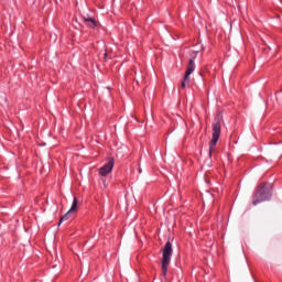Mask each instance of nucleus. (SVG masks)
Listing matches in <instances>:
<instances>
[{"mask_svg":"<svg viewBox=\"0 0 282 282\" xmlns=\"http://www.w3.org/2000/svg\"><path fill=\"white\" fill-rule=\"evenodd\" d=\"M221 122H223L221 115H217L213 121V137H212V140L209 141V158L213 156V152H214V150L217 145V142L220 138Z\"/></svg>","mask_w":282,"mask_h":282,"instance_id":"1","label":"nucleus"},{"mask_svg":"<svg viewBox=\"0 0 282 282\" xmlns=\"http://www.w3.org/2000/svg\"><path fill=\"white\" fill-rule=\"evenodd\" d=\"M272 191L273 185L271 183H261L256 195L253 196V205H258V203H262L263 200H270Z\"/></svg>","mask_w":282,"mask_h":282,"instance_id":"2","label":"nucleus"},{"mask_svg":"<svg viewBox=\"0 0 282 282\" xmlns=\"http://www.w3.org/2000/svg\"><path fill=\"white\" fill-rule=\"evenodd\" d=\"M172 256H173V246H172L171 241H167L163 248V256H162L163 276H166V274H167Z\"/></svg>","mask_w":282,"mask_h":282,"instance_id":"3","label":"nucleus"},{"mask_svg":"<svg viewBox=\"0 0 282 282\" xmlns=\"http://www.w3.org/2000/svg\"><path fill=\"white\" fill-rule=\"evenodd\" d=\"M195 69H196L195 59H189L186 72L182 80V85H181L182 88H185L188 86V84L191 83V74H193Z\"/></svg>","mask_w":282,"mask_h":282,"instance_id":"4","label":"nucleus"},{"mask_svg":"<svg viewBox=\"0 0 282 282\" xmlns=\"http://www.w3.org/2000/svg\"><path fill=\"white\" fill-rule=\"evenodd\" d=\"M113 165L115 160L113 158H110V160H108V163H106L105 165H102V167L99 169L100 175H108L109 173H111V170H113Z\"/></svg>","mask_w":282,"mask_h":282,"instance_id":"5","label":"nucleus"},{"mask_svg":"<svg viewBox=\"0 0 282 282\" xmlns=\"http://www.w3.org/2000/svg\"><path fill=\"white\" fill-rule=\"evenodd\" d=\"M77 208H78V198H74V200L72 203V207L69 208V210H67V214H65V216H63L61 218L59 224H63V220H68V218L72 215V213L77 210Z\"/></svg>","mask_w":282,"mask_h":282,"instance_id":"6","label":"nucleus"},{"mask_svg":"<svg viewBox=\"0 0 282 282\" xmlns=\"http://www.w3.org/2000/svg\"><path fill=\"white\" fill-rule=\"evenodd\" d=\"M77 208H78V198H74V200L72 203V207L69 208V210H67V214H65V216H63L61 218L59 224H63V220H68V218L72 215V213L77 210Z\"/></svg>","mask_w":282,"mask_h":282,"instance_id":"7","label":"nucleus"},{"mask_svg":"<svg viewBox=\"0 0 282 282\" xmlns=\"http://www.w3.org/2000/svg\"><path fill=\"white\" fill-rule=\"evenodd\" d=\"M85 23H87L88 26H90L91 29H94L95 26H97L96 20L95 19H87L84 18Z\"/></svg>","mask_w":282,"mask_h":282,"instance_id":"8","label":"nucleus"},{"mask_svg":"<svg viewBox=\"0 0 282 282\" xmlns=\"http://www.w3.org/2000/svg\"><path fill=\"white\" fill-rule=\"evenodd\" d=\"M139 173H142V167H139Z\"/></svg>","mask_w":282,"mask_h":282,"instance_id":"9","label":"nucleus"},{"mask_svg":"<svg viewBox=\"0 0 282 282\" xmlns=\"http://www.w3.org/2000/svg\"><path fill=\"white\" fill-rule=\"evenodd\" d=\"M104 56H107V53H105Z\"/></svg>","mask_w":282,"mask_h":282,"instance_id":"10","label":"nucleus"}]
</instances>
